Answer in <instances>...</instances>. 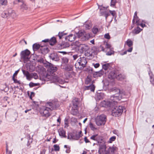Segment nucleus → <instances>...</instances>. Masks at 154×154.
Instances as JSON below:
<instances>
[{
    "label": "nucleus",
    "instance_id": "f257e3e1",
    "mask_svg": "<svg viewBox=\"0 0 154 154\" xmlns=\"http://www.w3.org/2000/svg\"><path fill=\"white\" fill-rule=\"evenodd\" d=\"M109 91L114 94L110 97V101H103L101 104L103 106L105 107H111L115 104L118 101L120 100L122 98V95L123 94L122 91L116 87H113L110 89Z\"/></svg>",
    "mask_w": 154,
    "mask_h": 154
},
{
    "label": "nucleus",
    "instance_id": "f03ea898",
    "mask_svg": "<svg viewBox=\"0 0 154 154\" xmlns=\"http://www.w3.org/2000/svg\"><path fill=\"white\" fill-rule=\"evenodd\" d=\"M87 63L86 59L85 57H80L75 64V68L80 69H83L85 67Z\"/></svg>",
    "mask_w": 154,
    "mask_h": 154
},
{
    "label": "nucleus",
    "instance_id": "7ed1b4c3",
    "mask_svg": "<svg viewBox=\"0 0 154 154\" xmlns=\"http://www.w3.org/2000/svg\"><path fill=\"white\" fill-rule=\"evenodd\" d=\"M106 116L103 114L97 116L95 118V122L98 126L104 125L106 122Z\"/></svg>",
    "mask_w": 154,
    "mask_h": 154
},
{
    "label": "nucleus",
    "instance_id": "20e7f679",
    "mask_svg": "<svg viewBox=\"0 0 154 154\" xmlns=\"http://www.w3.org/2000/svg\"><path fill=\"white\" fill-rule=\"evenodd\" d=\"M76 35L78 38L83 41L88 40L89 37V35L84 31H79L76 33Z\"/></svg>",
    "mask_w": 154,
    "mask_h": 154
},
{
    "label": "nucleus",
    "instance_id": "39448f33",
    "mask_svg": "<svg viewBox=\"0 0 154 154\" xmlns=\"http://www.w3.org/2000/svg\"><path fill=\"white\" fill-rule=\"evenodd\" d=\"M123 112V109L122 106H116L112 109V115L114 116H119L122 114Z\"/></svg>",
    "mask_w": 154,
    "mask_h": 154
},
{
    "label": "nucleus",
    "instance_id": "423d86ee",
    "mask_svg": "<svg viewBox=\"0 0 154 154\" xmlns=\"http://www.w3.org/2000/svg\"><path fill=\"white\" fill-rule=\"evenodd\" d=\"M78 42H76L74 44L73 48L76 51L82 54L85 50V46L84 45L82 44H78Z\"/></svg>",
    "mask_w": 154,
    "mask_h": 154
},
{
    "label": "nucleus",
    "instance_id": "0eeeda50",
    "mask_svg": "<svg viewBox=\"0 0 154 154\" xmlns=\"http://www.w3.org/2000/svg\"><path fill=\"white\" fill-rule=\"evenodd\" d=\"M47 106H49L50 107L51 110L57 109L59 106V102L57 101H52V102H48L46 103Z\"/></svg>",
    "mask_w": 154,
    "mask_h": 154
},
{
    "label": "nucleus",
    "instance_id": "6e6552de",
    "mask_svg": "<svg viewBox=\"0 0 154 154\" xmlns=\"http://www.w3.org/2000/svg\"><path fill=\"white\" fill-rule=\"evenodd\" d=\"M30 52L28 49L21 51L20 53L21 58L24 61H27L29 60V56L30 54Z\"/></svg>",
    "mask_w": 154,
    "mask_h": 154
},
{
    "label": "nucleus",
    "instance_id": "1a4fd4ad",
    "mask_svg": "<svg viewBox=\"0 0 154 154\" xmlns=\"http://www.w3.org/2000/svg\"><path fill=\"white\" fill-rule=\"evenodd\" d=\"M44 107L41 109L40 113L43 116L48 117L50 116V111H51L50 107Z\"/></svg>",
    "mask_w": 154,
    "mask_h": 154
},
{
    "label": "nucleus",
    "instance_id": "9d476101",
    "mask_svg": "<svg viewBox=\"0 0 154 154\" xmlns=\"http://www.w3.org/2000/svg\"><path fill=\"white\" fill-rule=\"evenodd\" d=\"M42 42H44L45 43V45L49 44L52 46L54 45L56 43L57 40L55 37H53L50 39H46L44 40H43Z\"/></svg>",
    "mask_w": 154,
    "mask_h": 154
},
{
    "label": "nucleus",
    "instance_id": "9b49d317",
    "mask_svg": "<svg viewBox=\"0 0 154 154\" xmlns=\"http://www.w3.org/2000/svg\"><path fill=\"white\" fill-rule=\"evenodd\" d=\"M92 51L93 52H94L95 53H97L98 52L102 51H105V48H103V47L102 45L99 46H94L92 49Z\"/></svg>",
    "mask_w": 154,
    "mask_h": 154
},
{
    "label": "nucleus",
    "instance_id": "f8f14e48",
    "mask_svg": "<svg viewBox=\"0 0 154 154\" xmlns=\"http://www.w3.org/2000/svg\"><path fill=\"white\" fill-rule=\"evenodd\" d=\"M49 57L50 59H52L53 60L56 61H58L60 60L59 57L56 53H51L49 56Z\"/></svg>",
    "mask_w": 154,
    "mask_h": 154
},
{
    "label": "nucleus",
    "instance_id": "ddd939ff",
    "mask_svg": "<svg viewBox=\"0 0 154 154\" xmlns=\"http://www.w3.org/2000/svg\"><path fill=\"white\" fill-rule=\"evenodd\" d=\"M17 1L18 2H20L22 3V4L20 5V9L21 10L24 11L28 9V6L25 3L23 0H17Z\"/></svg>",
    "mask_w": 154,
    "mask_h": 154
},
{
    "label": "nucleus",
    "instance_id": "4468645a",
    "mask_svg": "<svg viewBox=\"0 0 154 154\" xmlns=\"http://www.w3.org/2000/svg\"><path fill=\"white\" fill-rule=\"evenodd\" d=\"M49 51V49L46 46L42 45L40 48V51L41 53L43 54H47Z\"/></svg>",
    "mask_w": 154,
    "mask_h": 154
},
{
    "label": "nucleus",
    "instance_id": "2eb2a0df",
    "mask_svg": "<svg viewBox=\"0 0 154 154\" xmlns=\"http://www.w3.org/2000/svg\"><path fill=\"white\" fill-rule=\"evenodd\" d=\"M58 45L59 48L60 49L66 48L69 46V43L65 42H62L61 43L59 44Z\"/></svg>",
    "mask_w": 154,
    "mask_h": 154
},
{
    "label": "nucleus",
    "instance_id": "dca6fc26",
    "mask_svg": "<svg viewBox=\"0 0 154 154\" xmlns=\"http://www.w3.org/2000/svg\"><path fill=\"white\" fill-rule=\"evenodd\" d=\"M76 38V36L72 34H70L65 38V39L68 41L72 42L74 41Z\"/></svg>",
    "mask_w": 154,
    "mask_h": 154
},
{
    "label": "nucleus",
    "instance_id": "f3484780",
    "mask_svg": "<svg viewBox=\"0 0 154 154\" xmlns=\"http://www.w3.org/2000/svg\"><path fill=\"white\" fill-rule=\"evenodd\" d=\"M118 71H113L111 72L108 75V78L109 79H116V77Z\"/></svg>",
    "mask_w": 154,
    "mask_h": 154
},
{
    "label": "nucleus",
    "instance_id": "a211bd4d",
    "mask_svg": "<svg viewBox=\"0 0 154 154\" xmlns=\"http://www.w3.org/2000/svg\"><path fill=\"white\" fill-rule=\"evenodd\" d=\"M104 71L102 70H101L99 71L93 73V76L94 78L97 77H101L103 75Z\"/></svg>",
    "mask_w": 154,
    "mask_h": 154
},
{
    "label": "nucleus",
    "instance_id": "6ab92c4d",
    "mask_svg": "<svg viewBox=\"0 0 154 154\" xmlns=\"http://www.w3.org/2000/svg\"><path fill=\"white\" fill-rule=\"evenodd\" d=\"M58 132L59 135L61 137H66V132L63 128H60L58 130Z\"/></svg>",
    "mask_w": 154,
    "mask_h": 154
},
{
    "label": "nucleus",
    "instance_id": "aec40b11",
    "mask_svg": "<svg viewBox=\"0 0 154 154\" xmlns=\"http://www.w3.org/2000/svg\"><path fill=\"white\" fill-rule=\"evenodd\" d=\"M95 88V86L92 84L88 86H86L85 87V90H90L91 91H94Z\"/></svg>",
    "mask_w": 154,
    "mask_h": 154
},
{
    "label": "nucleus",
    "instance_id": "412c9836",
    "mask_svg": "<svg viewBox=\"0 0 154 154\" xmlns=\"http://www.w3.org/2000/svg\"><path fill=\"white\" fill-rule=\"evenodd\" d=\"M22 71L24 75L26 76V79L30 81L31 74L27 71L22 69Z\"/></svg>",
    "mask_w": 154,
    "mask_h": 154
},
{
    "label": "nucleus",
    "instance_id": "4be33fe9",
    "mask_svg": "<svg viewBox=\"0 0 154 154\" xmlns=\"http://www.w3.org/2000/svg\"><path fill=\"white\" fill-rule=\"evenodd\" d=\"M116 76V79L119 80H123L125 77L124 75L118 72L117 73Z\"/></svg>",
    "mask_w": 154,
    "mask_h": 154
},
{
    "label": "nucleus",
    "instance_id": "5701e85b",
    "mask_svg": "<svg viewBox=\"0 0 154 154\" xmlns=\"http://www.w3.org/2000/svg\"><path fill=\"white\" fill-rule=\"evenodd\" d=\"M105 143V141H102V142H99V144H98L99 145L100 149H103V150H105L106 149V147Z\"/></svg>",
    "mask_w": 154,
    "mask_h": 154
},
{
    "label": "nucleus",
    "instance_id": "b1692460",
    "mask_svg": "<svg viewBox=\"0 0 154 154\" xmlns=\"http://www.w3.org/2000/svg\"><path fill=\"white\" fill-rule=\"evenodd\" d=\"M43 42H42L41 44H38L37 43H35L33 45L32 47L34 49L36 50H38L39 48H40L41 47V46L42 45V43Z\"/></svg>",
    "mask_w": 154,
    "mask_h": 154
},
{
    "label": "nucleus",
    "instance_id": "393cba45",
    "mask_svg": "<svg viewBox=\"0 0 154 154\" xmlns=\"http://www.w3.org/2000/svg\"><path fill=\"white\" fill-rule=\"evenodd\" d=\"M57 68L51 65L49 67V70L51 72L53 73L57 70Z\"/></svg>",
    "mask_w": 154,
    "mask_h": 154
},
{
    "label": "nucleus",
    "instance_id": "a878e982",
    "mask_svg": "<svg viewBox=\"0 0 154 154\" xmlns=\"http://www.w3.org/2000/svg\"><path fill=\"white\" fill-rule=\"evenodd\" d=\"M111 67L110 64L109 63L104 64L102 65V68L105 70L110 69Z\"/></svg>",
    "mask_w": 154,
    "mask_h": 154
},
{
    "label": "nucleus",
    "instance_id": "bb28decb",
    "mask_svg": "<svg viewBox=\"0 0 154 154\" xmlns=\"http://www.w3.org/2000/svg\"><path fill=\"white\" fill-rule=\"evenodd\" d=\"M137 13L136 11L134 13V19L133 20L132 22L133 23H134L136 21V23L137 24H137V21H139V19H138V17L137 16Z\"/></svg>",
    "mask_w": 154,
    "mask_h": 154
},
{
    "label": "nucleus",
    "instance_id": "cd10ccee",
    "mask_svg": "<svg viewBox=\"0 0 154 154\" xmlns=\"http://www.w3.org/2000/svg\"><path fill=\"white\" fill-rule=\"evenodd\" d=\"M72 103L75 109H76L79 104L78 99L76 98L73 100L72 101Z\"/></svg>",
    "mask_w": 154,
    "mask_h": 154
},
{
    "label": "nucleus",
    "instance_id": "c85d7f7f",
    "mask_svg": "<svg viewBox=\"0 0 154 154\" xmlns=\"http://www.w3.org/2000/svg\"><path fill=\"white\" fill-rule=\"evenodd\" d=\"M68 139H72L75 140V134H73V133H69L68 134Z\"/></svg>",
    "mask_w": 154,
    "mask_h": 154
},
{
    "label": "nucleus",
    "instance_id": "c756f323",
    "mask_svg": "<svg viewBox=\"0 0 154 154\" xmlns=\"http://www.w3.org/2000/svg\"><path fill=\"white\" fill-rule=\"evenodd\" d=\"M67 34L66 33H65L64 32H60L58 33V34L56 35L57 36H58L60 39H61L62 38L63 36Z\"/></svg>",
    "mask_w": 154,
    "mask_h": 154
},
{
    "label": "nucleus",
    "instance_id": "7c9ffc66",
    "mask_svg": "<svg viewBox=\"0 0 154 154\" xmlns=\"http://www.w3.org/2000/svg\"><path fill=\"white\" fill-rule=\"evenodd\" d=\"M8 13V12L7 11H4L1 14V17L3 18H6L9 16Z\"/></svg>",
    "mask_w": 154,
    "mask_h": 154
},
{
    "label": "nucleus",
    "instance_id": "2f4dec72",
    "mask_svg": "<svg viewBox=\"0 0 154 154\" xmlns=\"http://www.w3.org/2000/svg\"><path fill=\"white\" fill-rule=\"evenodd\" d=\"M32 78H33L35 79H38V76L37 74L35 72L32 73L31 74L30 76V80Z\"/></svg>",
    "mask_w": 154,
    "mask_h": 154
},
{
    "label": "nucleus",
    "instance_id": "473e14b6",
    "mask_svg": "<svg viewBox=\"0 0 154 154\" xmlns=\"http://www.w3.org/2000/svg\"><path fill=\"white\" fill-rule=\"evenodd\" d=\"M9 16L13 18H14L16 17V14L14 11H12L11 13H9Z\"/></svg>",
    "mask_w": 154,
    "mask_h": 154
},
{
    "label": "nucleus",
    "instance_id": "72a5a7b5",
    "mask_svg": "<svg viewBox=\"0 0 154 154\" xmlns=\"http://www.w3.org/2000/svg\"><path fill=\"white\" fill-rule=\"evenodd\" d=\"M99 136L97 134L91 136L90 138L91 139L97 141L99 137Z\"/></svg>",
    "mask_w": 154,
    "mask_h": 154
},
{
    "label": "nucleus",
    "instance_id": "f704fd0d",
    "mask_svg": "<svg viewBox=\"0 0 154 154\" xmlns=\"http://www.w3.org/2000/svg\"><path fill=\"white\" fill-rule=\"evenodd\" d=\"M89 126L91 129L92 131H94L97 129V128L95 127V125L91 122H90Z\"/></svg>",
    "mask_w": 154,
    "mask_h": 154
},
{
    "label": "nucleus",
    "instance_id": "c9c22d12",
    "mask_svg": "<svg viewBox=\"0 0 154 154\" xmlns=\"http://www.w3.org/2000/svg\"><path fill=\"white\" fill-rule=\"evenodd\" d=\"M142 29L139 27H137L136 29H134V33L135 34H137L140 33Z\"/></svg>",
    "mask_w": 154,
    "mask_h": 154
},
{
    "label": "nucleus",
    "instance_id": "e433bc0d",
    "mask_svg": "<svg viewBox=\"0 0 154 154\" xmlns=\"http://www.w3.org/2000/svg\"><path fill=\"white\" fill-rule=\"evenodd\" d=\"M115 149H116L115 147H109V149L108 151L109 153L112 154L114 153Z\"/></svg>",
    "mask_w": 154,
    "mask_h": 154
},
{
    "label": "nucleus",
    "instance_id": "4c0bfd02",
    "mask_svg": "<svg viewBox=\"0 0 154 154\" xmlns=\"http://www.w3.org/2000/svg\"><path fill=\"white\" fill-rule=\"evenodd\" d=\"M102 14L104 15V16L105 17L106 19V20L107 17L109 15H110V14L108 12H106V11H103V12H102Z\"/></svg>",
    "mask_w": 154,
    "mask_h": 154
},
{
    "label": "nucleus",
    "instance_id": "58836bf2",
    "mask_svg": "<svg viewBox=\"0 0 154 154\" xmlns=\"http://www.w3.org/2000/svg\"><path fill=\"white\" fill-rule=\"evenodd\" d=\"M40 85L39 83H34L32 82H31L29 83V85L30 87H32L34 86H35L39 85Z\"/></svg>",
    "mask_w": 154,
    "mask_h": 154
},
{
    "label": "nucleus",
    "instance_id": "ea45409f",
    "mask_svg": "<svg viewBox=\"0 0 154 154\" xmlns=\"http://www.w3.org/2000/svg\"><path fill=\"white\" fill-rule=\"evenodd\" d=\"M127 45L129 47H131L133 45L132 42L129 40H128L126 42Z\"/></svg>",
    "mask_w": 154,
    "mask_h": 154
},
{
    "label": "nucleus",
    "instance_id": "a19ab883",
    "mask_svg": "<svg viewBox=\"0 0 154 154\" xmlns=\"http://www.w3.org/2000/svg\"><path fill=\"white\" fill-rule=\"evenodd\" d=\"M65 69L66 70L71 71L72 70V69L71 66L69 65H67L65 66Z\"/></svg>",
    "mask_w": 154,
    "mask_h": 154
},
{
    "label": "nucleus",
    "instance_id": "79ce46f5",
    "mask_svg": "<svg viewBox=\"0 0 154 154\" xmlns=\"http://www.w3.org/2000/svg\"><path fill=\"white\" fill-rule=\"evenodd\" d=\"M91 81V79L90 77L88 76L86 79L85 83L88 84Z\"/></svg>",
    "mask_w": 154,
    "mask_h": 154
},
{
    "label": "nucleus",
    "instance_id": "37998d69",
    "mask_svg": "<svg viewBox=\"0 0 154 154\" xmlns=\"http://www.w3.org/2000/svg\"><path fill=\"white\" fill-rule=\"evenodd\" d=\"M149 74L150 79V82L152 84L154 85V78L152 79V72H151V73L150 72H149Z\"/></svg>",
    "mask_w": 154,
    "mask_h": 154
},
{
    "label": "nucleus",
    "instance_id": "c03bdc74",
    "mask_svg": "<svg viewBox=\"0 0 154 154\" xmlns=\"http://www.w3.org/2000/svg\"><path fill=\"white\" fill-rule=\"evenodd\" d=\"M97 141V142L98 144H99V142H102V141H105V140L102 137L99 136Z\"/></svg>",
    "mask_w": 154,
    "mask_h": 154
},
{
    "label": "nucleus",
    "instance_id": "a18cd8bd",
    "mask_svg": "<svg viewBox=\"0 0 154 154\" xmlns=\"http://www.w3.org/2000/svg\"><path fill=\"white\" fill-rule=\"evenodd\" d=\"M59 78L57 76H54L52 77V80L54 82H57Z\"/></svg>",
    "mask_w": 154,
    "mask_h": 154
},
{
    "label": "nucleus",
    "instance_id": "49530a36",
    "mask_svg": "<svg viewBox=\"0 0 154 154\" xmlns=\"http://www.w3.org/2000/svg\"><path fill=\"white\" fill-rule=\"evenodd\" d=\"M62 61L65 64L67 63L68 62L69 59L66 57H64L62 59Z\"/></svg>",
    "mask_w": 154,
    "mask_h": 154
},
{
    "label": "nucleus",
    "instance_id": "de8ad7c7",
    "mask_svg": "<svg viewBox=\"0 0 154 154\" xmlns=\"http://www.w3.org/2000/svg\"><path fill=\"white\" fill-rule=\"evenodd\" d=\"M54 150L55 151H59L60 150V147L59 146L55 144L54 146Z\"/></svg>",
    "mask_w": 154,
    "mask_h": 154
},
{
    "label": "nucleus",
    "instance_id": "09e8293b",
    "mask_svg": "<svg viewBox=\"0 0 154 154\" xmlns=\"http://www.w3.org/2000/svg\"><path fill=\"white\" fill-rule=\"evenodd\" d=\"M57 82H58L59 84H63L65 83V81L64 80L59 77L58 80Z\"/></svg>",
    "mask_w": 154,
    "mask_h": 154
},
{
    "label": "nucleus",
    "instance_id": "8fccbe9b",
    "mask_svg": "<svg viewBox=\"0 0 154 154\" xmlns=\"http://www.w3.org/2000/svg\"><path fill=\"white\" fill-rule=\"evenodd\" d=\"M77 110L76 109H72V110L71 111V114L73 115H75L77 114Z\"/></svg>",
    "mask_w": 154,
    "mask_h": 154
},
{
    "label": "nucleus",
    "instance_id": "3c124183",
    "mask_svg": "<svg viewBox=\"0 0 154 154\" xmlns=\"http://www.w3.org/2000/svg\"><path fill=\"white\" fill-rule=\"evenodd\" d=\"M109 12L110 13L112 14L113 17H115V18L116 17V12L115 11H110L109 10Z\"/></svg>",
    "mask_w": 154,
    "mask_h": 154
},
{
    "label": "nucleus",
    "instance_id": "603ef678",
    "mask_svg": "<svg viewBox=\"0 0 154 154\" xmlns=\"http://www.w3.org/2000/svg\"><path fill=\"white\" fill-rule=\"evenodd\" d=\"M0 2L2 5H6L7 2V0H0Z\"/></svg>",
    "mask_w": 154,
    "mask_h": 154
},
{
    "label": "nucleus",
    "instance_id": "864d4df0",
    "mask_svg": "<svg viewBox=\"0 0 154 154\" xmlns=\"http://www.w3.org/2000/svg\"><path fill=\"white\" fill-rule=\"evenodd\" d=\"M81 137V136L78 133H76L75 134V140H78Z\"/></svg>",
    "mask_w": 154,
    "mask_h": 154
},
{
    "label": "nucleus",
    "instance_id": "5fc2aeb1",
    "mask_svg": "<svg viewBox=\"0 0 154 154\" xmlns=\"http://www.w3.org/2000/svg\"><path fill=\"white\" fill-rule=\"evenodd\" d=\"M98 31V29L97 28L94 27L92 29V32L93 33L95 34Z\"/></svg>",
    "mask_w": 154,
    "mask_h": 154
},
{
    "label": "nucleus",
    "instance_id": "6e6d98bb",
    "mask_svg": "<svg viewBox=\"0 0 154 154\" xmlns=\"http://www.w3.org/2000/svg\"><path fill=\"white\" fill-rule=\"evenodd\" d=\"M116 137L115 136H113L110 137L109 139V142L110 143H111L112 142L114 141L116 139Z\"/></svg>",
    "mask_w": 154,
    "mask_h": 154
},
{
    "label": "nucleus",
    "instance_id": "4d7b16f0",
    "mask_svg": "<svg viewBox=\"0 0 154 154\" xmlns=\"http://www.w3.org/2000/svg\"><path fill=\"white\" fill-rule=\"evenodd\" d=\"M104 45L105 47L107 48H110L111 47V45L107 42L104 43Z\"/></svg>",
    "mask_w": 154,
    "mask_h": 154
},
{
    "label": "nucleus",
    "instance_id": "13d9d810",
    "mask_svg": "<svg viewBox=\"0 0 154 154\" xmlns=\"http://www.w3.org/2000/svg\"><path fill=\"white\" fill-rule=\"evenodd\" d=\"M27 137H28L29 138L28 139V143H32V141L33 139H31L30 138V136L29 135H27Z\"/></svg>",
    "mask_w": 154,
    "mask_h": 154
},
{
    "label": "nucleus",
    "instance_id": "bf43d9fd",
    "mask_svg": "<svg viewBox=\"0 0 154 154\" xmlns=\"http://www.w3.org/2000/svg\"><path fill=\"white\" fill-rule=\"evenodd\" d=\"M116 2L113 0H111V6H114L115 5Z\"/></svg>",
    "mask_w": 154,
    "mask_h": 154
},
{
    "label": "nucleus",
    "instance_id": "052dcab7",
    "mask_svg": "<svg viewBox=\"0 0 154 154\" xmlns=\"http://www.w3.org/2000/svg\"><path fill=\"white\" fill-rule=\"evenodd\" d=\"M104 37L106 38L109 39L110 38V36L108 33L104 35Z\"/></svg>",
    "mask_w": 154,
    "mask_h": 154
},
{
    "label": "nucleus",
    "instance_id": "680f3d73",
    "mask_svg": "<svg viewBox=\"0 0 154 154\" xmlns=\"http://www.w3.org/2000/svg\"><path fill=\"white\" fill-rule=\"evenodd\" d=\"M103 93H100L97 94V96L99 99H100L102 98V96L103 95Z\"/></svg>",
    "mask_w": 154,
    "mask_h": 154
},
{
    "label": "nucleus",
    "instance_id": "e2e57ef3",
    "mask_svg": "<svg viewBox=\"0 0 154 154\" xmlns=\"http://www.w3.org/2000/svg\"><path fill=\"white\" fill-rule=\"evenodd\" d=\"M113 54V51H108L106 54L107 55H111L112 54Z\"/></svg>",
    "mask_w": 154,
    "mask_h": 154
},
{
    "label": "nucleus",
    "instance_id": "0e129e2a",
    "mask_svg": "<svg viewBox=\"0 0 154 154\" xmlns=\"http://www.w3.org/2000/svg\"><path fill=\"white\" fill-rule=\"evenodd\" d=\"M94 67L95 68H97L100 66V64L99 63H96V64H93Z\"/></svg>",
    "mask_w": 154,
    "mask_h": 154
},
{
    "label": "nucleus",
    "instance_id": "69168bd1",
    "mask_svg": "<svg viewBox=\"0 0 154 154\" xmlns=\"http://www.w3.org/2000/svg\"><path fill=\"white\" fill-rule=\"evenodd\" d=\"M78 57L79 56L77 54L74 55L72 56V57L74 60H76L78 58Z\"/></svg>",
    "mask_w": 154,
    "mask_h": 154
},
{
    "label": "nucleus",
    "instance_id": "338daca9",
    "mask_svg": "<svg viewBox=\"0 0 154 154\" xmlns=\"http://www.w3.org/2000/svg\"><path fill=\"white\" fill-rule=\"evenodd\" d=\"M64 124H65V127H68V124L67 123V121L66 120H65L64 121Z\"/></svg>",
    "mask_w": 154,
    "mask_h": 154
},
{
    "label": "nucleus",
    "instance_id": "774afa93",
    "mask_svg": "<svg viewBox=\"0 0 154 154\" xmlns=\"http://www.w3.org/2000/svg\"><path fill=\"white\" fill-rule=\"evenodd\" d=\"M70 151V148L69 147H68L67 148V149L66 150V152L67 153H69Z\"/></svg>",
    "mask_w": 154,
    "mask_h": 154
}]
</instances>
